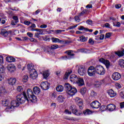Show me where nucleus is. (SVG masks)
<instances>
[{"label": "nucleus", "mask_w": 124, "mask_h": 124, "mask_svg": "<svg viewBox=\"0 0 124 124\" xmlns=\"http://www.w3.org/2000/svg\"><path fill=\"white\" fill-rule=\"evenodd\" d=\"M27 100L29 102V100L27 96V94L25 92H23L22 94H19L16 96V100H13L11 102V105L13 108L14 107H18L20 106V104L25 103V102Z\"/></svg>", "instance_id": "obj_1"}, {"label": "nucleus", "mask_w": 124, "mask_h": 124, "mask_svg": "<svg viewBox=\"0 0 124 124\" xmlns=\"http://www.w3.org/2000/svg\"><path fill=\"white\" fill-rule=\"evenodd\" d=\"M66 92L69 95H74L76 93H77V89L75 87H72V86L69 83H65L64 85Z\"/></svg>", "instance_id": "obj_2"}, {"label": "nucleus", "mask_w": 124, "mask_h": 124, "mask_svg": "<svg viewBox=\"0 0 124 124\" xmlns=\"http://www.w3.org/2000/svg\"><path fill=\"white\" fill-rule=\"evenodd\" d=\"M58 48H59V45L56 44L46 46L44 47V52L47 53V54H52L54 52V50H56Z\"/></svg>", "instance_id": "obj_3"}, {"label": "nucleus", "mask_w": 124, "mask_h": 124, "mask_svg": "<svg viewBox=\"0 0 124 124\" xmlns=\"http://www.w3.org/2000/svg\"><path fill=\"white\" fill-rule=\"evenodd\" d=\"M27 94L28 95V98L29 100L31 101V102H36L37 99L35 95H33V92L31 89H28L27 91Z\"/></svg>", "instance_id": "obj_4"}, {"label": "nucleus", "mask_w": 124, "mask_h": 124, "mask_svg": "<svg viewBox=\"0 0 124 124\" xmlns=\"http://www.w3.org/2000/svg\"><path fill=\"white\" fill-rule=\"evenodd\" d=\"M95 71L99 75H104L105 74V69L101 65H98L95 67Z\"/></svg>", "instance_id": "obj_5"}, {"label": "nucleus", "mask_w": 124, "mask_h": 124, "mask_svg": "<svg viewBox=\"0 0 124 124\" xmlns=\"http://www.w3.org/2000/svg\"><path fill=\"white\" fill-rule=\"evenodd\" d=\"M78 72L81 76H84L86 73V68L83 65L78 66Z\"/></svg>", "instance_id": "obj_6"}, {"label": "nucleus", "mask_w": 124, "mask_h": 124, "mask_svg": "<svg viewBox=\"0 0 124 124\" xmlns=\"http://www.w3.org/2000/svg\"><path fill=\"white\" fill-rule=\"evenodd\" d=\"M41 88L44 91H47L50 88V84L47 81H43L41 83Z\"/></svg>", "instance_id": "obj_7"}, {"label": "nucleus", "mask_w": 124, "mask_h": 124, "mask_svg": "<svg viewBox=\"0 0 124 124\" xmlns=\"http://www.w3.org/2000/svg\"><path fill=\"white\" fill-rule=\"evenodd\" d=\"M95 72H96L95 67L94 68V67L91 66L88 68V74L89 76H94Z\"/></svg>", "instance_id": "obj_8"}, {"label": "nucleus", "mask_w": 124, "mask_h": 124, "mask_svg": "<svg viewBox=\"0 0 124 124\" xmlns=\"http://www.w3.org/2000/svg\"><path fill=\"white\" fill-rule=\"evenodd\" d=\"M70 109L71 110L72 113L76 116H80L81 114L78 112V110H77V108H76V106L72 105L70 107Z\"/></svg>", "instance_id": "obj_9"}, {"label": "nucleus", "mask_w": 124, "mask_h": 124, "mask_svg": "<svg viewBox=\"0 0 124 124\" xmlns=\"http://www.w3.org/2000/svg\"><path fill=\"white\" fill-rule=\"evenodd\" d=\"M66 53H67L68 56L62 57V59L64 60H70L71 59H72L73 57H74V54L72 53L70 50L66 51Z\"/></svg>", "instance_id": "obj_10"}, {"label": "nucleus", "mask_w": 124, "mask_h": 124, "mask_svg": "<svg viewBox=\"0 0 124 124\" xmlns=\"http://www.w3.org/2000/svg\"><path fill=\"white\" fill-rule=\"evenodd\" d=\"M100 105L101 104L99 103V102L97 101H94L92 102L91 104V107L94 109H98V108H99V107H100Z\"/></svg>", "instance_id": "obj_11"}, {"label": "nucleus", "mask_w": 124, "mask_h": 124, "mask_svg": "<svg viewBox=\"0 0 124 124\" xmlns=\"http://www.w3.org/2000/svg\"><path fill=\"white\" fill-rule=\"evenodd\" d=\"M121 77H122L121 74L118 72H115L112 75V78L113 80H114V81H118V80H120V79H121Z\"/></svg>", "instance_id": "obj_12"}, {"label": "nucleus", "mask_w": 124, "mask_h": 124, "mask_svg": "<svg viewBox=\"0 0 124 124\" xmlns=\"http://www.w3.org/2000/svg\"><path fill=\"white\" fill-rule=\"evenodd\" d=\"M99 62L105 64L107 68H109L110 66V62H109V61L105 60L104 58H101L99 60Z\"/></svg>", "instance_id": "obj_13"}, {"label": "nucleus", "mask_w": 124, "mask_h": 124, "mask_svg": "<svg viewBox=\"0 0 124 124\" xmlns=\"http://www.w3.org/2000/svg\"><path fill=\"white\" fill-rule=\"evenodd\" d=\"M8 71L10 72H14L16 70V67L14 64H10L7 66V67Z\"/></svg>", "instance_id": "obj_14"}, {"label": "nucleus", "mask_w": 124, "mask_h": 124, "mask_svg": "<svg viewBox=\"0 0 124 124\" xmlns=\"http://www.w3.org/2000/svg\"><path fill=\"white\" fill-rule=\"evenodd\" d=\"M105 83V79H103L100 81L95 82L94 84V86L96 87V88H99L102 84H104Z\"/></svg>", "instance_id": "obj_15"}, {"label": "nucleus", "mask_w": 124, "mask_h": 124, "mask_svg": "<svg viewBox=\"0 0 124 124\" xmlns=\"http://www.w3.org/2000/svg\"><path fill=\"white\" fill-rule=\"evenodd\" d=\"M107 109L109 112H112L116 110V106L113 104H109L107 106Z\"/></svg>", "instance_id": "obj_16"}, {"label": "nucleus", "mask_w": 124, "mask_h": 124, "mask_svg": "<svg viewBox=\"0 0 124 124\" xmlns=\"http://www.w3.org/2000/svg\"><path fill=\"white\" fill-rule=\"evenodd\" d=\"M76 82L77 83V84H78V86H79L80 87L84 86V85H85V82H84V79L81 78H78V79L77 80V81Z\"/></svg>", "instance_id": "obj_17"}, {"label": "nucleus", "mask_w": 124, "mask_h": 124, "mask_svg": "<svg viewBox=\"0 0 124 124\" xmlns=\"http://www.w3.org/2000/svg\"><path fill=\"white\" fill-rule=\"evenodd\" d=\"M8 84L11 85V86H13V85H15L16 84V82H17V80L15 78H10L8 79Z\"/></svg>", "instance_id": "obj_18"}, {"label": "nucleus", "mask_w": 124, "mask_h": 124, "mask_svg": "<svg viewBox=\"0 0 124 124\" xmlns=\"http://www.w3.org/2000/svg\"><path fill=\"white\" fill-rule=\"evenodd\" d=\"M71 73H72V69L67 70L64 76L63 79L64 80H67V79H68V77L69 76V75H70Z\"/></svg>", "instance_id": "obj_19"}, {"label": "nucleus", "mask_w": 124, "mask_h": 124, "mask_svg": "<svg viewBox=\"0 0 124 124\" xmlns=\"http://www.w3.org/2000/svg\"><path fill=\"white\" fill-rule=\"evenodd\" d=\"M78 79V77L75 75H71L70 77V80L73 83L76 82Z\"/></svg>", "instance_id": "obj_20"}, {"label": "nucleus", "mask_w": 124, "mask_h": 124, "mask_svg": "<svg viewBox=\"0 0 124 124\" xmlns=\"http://www.w3.org/2000/svg\"><path fill=\"white\" fill-rule=\"evenodd\" d=\"M108 93L110 97H115L117 95V93L114 92L113 89H110L108 91Z\"/></svg>", "instance_id": "obj_21"}, {"label": "nucleus", "mask_w": 124, "mask_h": 124, "mask_svg": "<svg viewBox=\"0 0 124 124\" xmlns=\"http://www.w3.org/2000/svg\"><path fill=\"white\" fill-rule=\"evenodd\" d=\"M51 40L54 43H63L64 42L63 41L55 37H52Z\"/></svg>", "instance_id": "obj_22"}, {"label": "nucleus", "mask_w": 124, "mask_h": 124, "mask_svg": "<svg viewBox=\"0 0 124 124\" xmlns=\"http://www.w3.org/2000/svg\"><path fill=\"white\" fill-rule=\"evenodd\" d=\"M75 100L78 105H83V100L80 97H76Z\"/></svg>", "instance_id": "obj_23"}, {"label": "nucleus", "mask_w": 124, "mask_h": 124, "mask_svg": "<svg viewBox=\"0 0 124 124\" xmlns=\"http://www.w3.org/2000/svg\"><path fill=\"white\" fill-rule=\"evenodd\" d=\"M37 72L34 70L32 73L30 74V78L33 79V80L35 79L36 78H37Z\"/></svg>", "instance_id": "obj_24"}, {"label": "nucleus", "mask_w": 124, "mask_h": 124, "mask_svg": "<svg viewBox=\"0 0 124 124\" xmlns=\"http://www.w3.org/2000/svg\"><path fill=\"white\" fill-rule=\"evenodd\" d=\"M33 92L35 94H38L40 93V88L37 86L33 88Z\"/></svg>", "instance_id": "obj_25"}, {"label": "nucleus", "mask_w": 124, "mask_h": 124, "mask_svg": "<svg viewBox=\"0 0 124 124\" xmlns=\"http://www.w3.org/2000/svg\"><path fill=\"white\" fill-rule=\"evenodd\" d=\"M9 32L6 31L5 29H1L0 34L1 35H3V36H7L8 35Z\"/></svg>", "instance_id": "obj_26"}, {"label": "nucleus", "mask_w": 124, "mask_h": 124, "mask_svg": "<svg viewBox=\"0 0 124 124\" xmlns=\"http://www.w3.org/2000/svg\"><path fill=\"white\" fill-rule=\"evenodd\" d=\"M6 61L8 62H15L16 60L12 57H7L6 58Z\"/></svg>", "instance_id": "obj_27"}, {"label": "nucleus", "mask_w": 124, "mask_h": 124, "mask_svg": "<svg viewBox=\"0 0 124 124\" xmlns=\"http://www.w3.org/2000/svg\"><path fill=\"white\" fill-rule=\"evenodd\" d=\"M64 97L62 95H60L58 97L57 100L58 102L62 103L64 101Z\"/></svg>", "instance_id": "obj_28"}, {"label": "nucleus", "mask_w": 124, "mask_h": 124, "mask_svg": "<svg viewBox=\"0 0 124 124\" xmlns=\"http://www.w3.org/2000/svg\"><path fill=\"white\" fill-rule=\"evenodd\" d=\"M56 91L59 92H62V91H63V86H62V85H58L56 87Z\"/></svg>", "instance_id": "obj_29"}, {"label": "nucleus", "mask_w": 124, "mask_h": 124, "mask_svg": "<svg viewBox=\"0 0 124 124\" xmlns=\"http://www.w3.org/2000/svg\"><path fill=\"white\" fill-rule=\"evenodd\" d=\"M27 69L30 71H31V70H34V71L35 70L33 69V65H32V63H31L30 64H29L27 65Z\"/></svg>", "instance_id": "obj_30"}, {"label": "nucleus", "mask_w": 124, "mask_h": 124, "mask_svg": "<svg viewBox=\"0 0 124 124\" xmlns=\"http://www.w3.org/2000/svg\"><path fill=\"white\" fill-rule=\"evenodd\" d=\"M83 114L85 116L91 115V114H92V111L89 109H86L85 110L83 111Z\"/></svg>", "instance_id": "obj_31"}, {"label": "nucleus", "mask_w": 124, "mask_h": 124, "mask_svg": "<svg viewBox=\"0 0 124 124\" xmlns=\"http://www.w3.org/2000/svg\"><path fill=\"white\" fill-rule=\"evenodd\" d=\"M43 75L44 77V78H47L50 75V74L49 73V71H45L44 72Z\"/></svg>", "instance_id": "obj_32"}, {"label": "nucleus", "mask_w": 124, "mask_h": 124, "mask_svg": "<svg viewBox=\"0 0 124 124\" xmlns=\"http://www.w3.org/2000/svg\"><path fill=\"white\" fill-rule=\"evenodd\" d=\"M79 39L81 42H85V41H87V40H88V37H86L85 36L82 35L79 37Z\"/></svg>", "instance_id": "obj_33"}, {"label": "nucleus", "mask_w": 124, "mask_h": 124, "mask_svg": "<svg viewBox=\"0 0 124 124\" xmlns=\"http://www.w3.org/2000/svg\"><path fill=\"white\" fill-rule=\"evenodd\" d=\"M119 65L122 68H124V60H120L119 61Z\"/></svg>", "instance_id": "obj_34"}, {"label": "nucleus", "mask_w": 124, "mask_h": 124, "mask_svg": "<svg viewBox=\"0 0 124 124\" xmlns=\"http://www.w3.org/2000/svg\"><path fill=\"white\" fill-rule=\"evenodd\" d=\"M1 103L3 106H8V100H2Z\"/></svg>", "instance_id": "obj_35"}, {"label": "nucleus", "mask_w": 124, "mask_h": 124, "mask_svg": "<svg viewBox=\"0 0 124 124\" xmlns=\"http://www.w3.org/2000/svg\"><path fill=\"white\" fill-rule=\"evenodd\" d=\"M116 55H117L118 57H123L124 55V51H120L115 52Z\"/></svg>", "instance_id": "obj_36"}, {"label": "nucleus", "mask_w": 124, "mask_h": 124, "mask_svg": "<svg viewBox=\"0 0 124 124\" xmlns=\"http://www.w3.org/2000/svg\"><path fill=\"white\" fill-rule=\"evenodd\" d=\"M6 92L5 88L3 86H0V93H5Z\"/></svg>", "instance_id": "obj_37"}, {"label": "nucleus", "mask_w": 124, "mask_h": 124, "mask_svg": "<svg viewBox=\"0 0 124 124\" xmlns=\"http://www.w3.org/2000/svg\"><path fill=\"white\" fill-rule=\"evenodd\" d=\"M28 80H29V77L28 75H26L23 76L22 81L23 83H27L28 82Z\"/></svg>", "instance_id": "obj_38"}, {"label": "nucleus", "mask_w": 124, "mask_h": 124, "mask_svg": "<svg viewBox=\"0 0 124 124\" xmlns=\"http://www.w3.org/2000/svg\"><path fill=\"white\" fill-rule=\"evenodd\" d=\"M86 92H87V89L85 87L81 88L80 90V93L81 94H82V95L86 93Z\"/></svg>", "instance_id": "obj_39"}, {"label": "nucleus", "mask_w": 124, "mask_h": 124, "mask_svg": "<svg viewBox=\"0 0 124 124\" xmlns=\"http://www.w3.org/2000/svg\"><path fill=\"white\" fill-rule=\"evenodd\" d=\"M42 38L44 40V41H50V37L48 36H42Z\"/></svg>", "instance_id": "obj_40"}, {"label": "nucleus", "mask_w": 124, "mask_h": 124, "mask_svg": "<svg viewBox=\"0 0 124 124\" xmlns=\"http://www.w3.org/2000/svg\"><path fill=\"white\" fill-rule=\"evenodd\" d=\"M16 90H17V92H19V93H22V92H23V87L22 86H18L17 87Z\"/></svg>", "instance_id": "obj_41"}, {"label": "nucleus", "mask_w": 124, "mask_h": 124, "mask_svg": "<svg viewBox=\"0 0 124 124\" xmlns=\"http://www.w3.org/2000/svg\"><path fill=\"white\" fill-rule=\"evenodd\" d=\"M106 109H107V107L105 105L101 106L100 108V110L101 111H105V110H106Z\"/></svg>", "instance_id": "obj_42"}, {"label": "nucleus", "mask_w": 124, "mask_h": 124, "mask_svg": "<svg viewBox=\"0 0 124 124\" xmlns=\"http://www.w3.org/2000/svg\"><path fill=\"white\" fill-rule=\"evenodd\" d=\"M4 71V67L1 64H0V73H3Z\"/></svg>", "instance_id": "obj_43"}, {"label": "nucleus", "mask_w": 124, "mask_h": 124, "mask_svg": "<svg viewBox=\"0 0 124 124\" xmlns=\"http://www.w3.org/2000/svg\"><path fill=\"white\" fill-rule=\"evenodd\" d=\"M96 94H97L96 92L93 91H92L91 93V95L93 97H95V96H96Z\"/></svg>", "instance_id": "obj_44"}, {"label": "nucleus", "mask_w": 124, "mask_h": 124, "mask_svg": "<svg viewBox=\"0 0 124 124\" xmlns=\"http://www.w3.org/2000/svg\"><path fill=\"white\" fill-rule=\"evenodd\" d=\"M66 120H68V121H77V119L74 117H68L66 118Z\"/></svg>", "instance_id": "obj_45"}, {"label": "nucleus", "mask_w": 124, "mask_h": 124, "mask_svg": "<svg viewBox=\"0 0 124 124\" xmlns=\"http://www.w3.org/2000/svg\"><path fill=\"white\" fill-rule=\"evenodd\" d=\"M13 19L14 20L16 21V23H18V22H19V20L18 19V16H14L13 17Z\"/></svg>", "instance_id": "obj_46"}, {"label": "nucleus", "mask_w": 124, "mask_h": 124, "mask_svg": "<svg viewBox=\"0 0 124 124\" xmlns=\"http://www.w3.org/2000/svg\"><path fill=\"white\" fill-rule=\"evenodd\" d=\"M79 17H80L79 15L78 16H75V20L76 22H78V23L80 22V18H79Z\"/></svg>", "instance_id": "obj_47"}, {"label": "nucleus", "mask_w": 124, "mask_h": 124, "mask_svg": "<svg viewBox=\"0 0 124 124\" xmlns=\"http://www.w3.org/2000/svg\"><path fill=\"white\" fill-rule=\"evenodd\" d=\"M37 33L40 35H43V30L40 29Z\"/></svg>", "instance_id": "obj_48"}, {"label": "nucleus", "mask_w": 124, "mask_h": 124, "mask_svg": "<svg viewBox=\"0 0 124 124\" xmlns=\"http://www.w3.org/2000/svg\"><path fill=\"white\" fill-rule=\"evenodd\" d=\"M31 23L30 21L25 20L24 22V25H26L27 26H30V24H31Z\"/></svg>", "instance_id": "obj_49"}, {"label": "nucleus", "mask_w": 124, "mask_h": 124, "mask_svg": "<svg viewBox=\"0 0 124 124\" xmlns=\"http://www.w3.org/2000/svg\"><path fill=\"white\" fill-rule=\"evenodd\" d=\"M86 23L88 25H92L93 21L91 19H88L87 20Z\"/></svg>", "instance_id": "obj_50"}, {"label": "nucleus", "mask_w": 124, "mask_h": 124, "mask_svg": "<svg viewBox=\"0 0 124 124\" xmlns=\"http://www.w3.org/2000/svg\"><path fill=\"white\" fill-rule=\"evenodd\" d=\"M115 86L117 89H121L122 86L119 83H117L115 84Z\"/></svg>", "instance_id": "obj_51"}, {"label": "nucleus", "mask_w": 124, "mask_h": 124, "mask_svg": "<svg viewBox=\"0 0 124 124\" xmlns=\"http://www.w3.org/2000/svg\"><path fill=\"white\" fill-rule=\"evenodd\" d=\"M40 29H46L47 28V25L43 24L40 26Z\"/></svg>", "instance_id": "obj_52"}, {"label": "nucleus", "mask_w": 124, "mask_h": 124, "mask_svg": "<svg viewBox=\"0 0 124 124\" xmlns=\"http://www.w3.org/2000/svg\"><path fill=\"white\" fill-rule=\"evenodd\" d=\"M89 43H90V44H92L93 45V44H94V42L93 41V39L90 38L89 40Z\"/></svg>", "instance_id": "obj_53"}, {"label": "nucleus", "mask_w": 124, "mask_h": 124, "mask_svg": "<svg viewBox=\"0 0 124 124\" xmlns=\"http://www.w3.org/2000/svg\"><path fill=\"white\" fill-rule=\"evenodd\" d=\"M0 63H3V57L0 55Z\"/></svg>", "instance_id": "obj_54"}, {"label": "nucleus", "mask_w": 124, "mask_h": 124, "mask_svg": "<svg viewBox=\"0 0 124 124\" xmlns=\"http://www.w3.org/2000/svg\"><path fill=\"white\" fill-rule=\"evenodd\" d=\"M79 52H81V53H84V52H87V49L85 48H81L79 49Z\"/></svg>", "instance_id": "obj_55"}, {"label": "nucleus", "mask_w": 124, "mask_h": 124, "mask_svg": "<svg viewBox=\"0 0 124 124\" xmlns=\"http://www.w3.org/2000/svg\"><path fill=\"white\" fill-rule=\"evenodd\" d=\"M27 34L29 37H32L33 36V34L30 32H27Z\"/></svg>", "instance_id": "obj_56"}, {"label": "nucleus", "mask_w": 124, "mask_h": 124, "mask_svg": "<svg viewBox=\"0 0 124 124\" xmlns=\"http://www.w3.org/2000/svg\"><path fill=\"white\" fill-rule=\"evenodd\" d=\"M77 27V25L74 26H70L68 28V30H73L74 29H75Z\"/></svg>", "instance_id": "obj_57"}, {"label": "nucleus", "mask_w": 124, "mask_h": 124, "mask_svg": "<svg viewBox=\"0 0 124 124\" xmlns=\"http://www.w3.org/2000/svg\"><path fill=\"white\" fill-rule=\"evenodd\" d=\"M121 7H122V5H121L120 4L115 5V8L117 9L121 8Z\"/></svg>", "instance_id": "obj_58"}, {"label": "nucleus", "mask_w": 124, "mask_h": 124, "mask_svg": "<svg viewBox=\"0 0 124 124\" xmlns=\"http://www.w3.org/2000/svg\"><path fill=\"white\" fill-rule=\"evenodd\" d=\"M120 95L122 97V98H124V92H120Z\"/></svg>", "instance_id": "obj_59"}, {"label": "nucleus", "mask_w": 124, "mask_h": 124, "mask_svg": "<svg viewBox=\"0 0 124 124\" xmlns=\"http://www.w3.org/2000/svg\"><path fill=\"white\" fill-rule=\"evenodd\" d=\"M105 27H106V28H108V29H110V24L108 23H106L104 25Z\"/></svg>", "instance_id": "obj_60"}, {"label": "nucleus", "mask_w": 124, "mask_h": 124, "mask_svg": "<svg viewBox=\"0 0 124 124\" xmlns=\"http://www.w3.org/2000/svg\"><path fill=\"white\" fill-rule=\"evenodd\" d=\"M111 36V33H107L106 34V38H109Z\"/></svg>", "instance_id": "obj_61"}, {"label": "nucleus", "mask_w": 124, "mask_h": 124, "mask_svg": "<svg viewBox=\"0 0 124 124\" xmlns=\"http://www.w3.org/2000/svg\"><path fill=\"white\" fill-rule=\"evenodd\" d=\"M39 12H40V10L38 9L37 11H36L35 13H33V15H35H35H37V14H38V13H39Z\"/></svg>", "instance_id": "obj_62"}, {"label": "nucleus", "mask_w": 124, "mask_h": 124, "mask_svg": "<svg viewBox=\"0 0 124 124\" xmlns=\"http://www.w3.org/2000/svg\"><path fill=\"white\" fill-rule=\"evenodd\" d=\"M65 112L66 113V114H68V115H71V111H69V110L68 109L65 110Z\"/></svg>", "instance_id": "obj_63"}, {"label": "nucleus", "mask_w": 124, "mask_h": 124, "mask_svg": "<svg viewBox=\"0 0 124 124\" xmlns=\"http://www.w3.org/2000/svg\"><path fill=\"white\" fill-rule=\"evenodd\" d=\"M120 108H124V102L120 103Z\"/></svg>", "instance_id": "obj_64"}]
</instances>
